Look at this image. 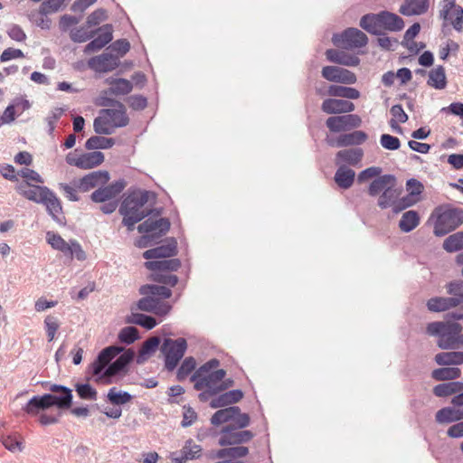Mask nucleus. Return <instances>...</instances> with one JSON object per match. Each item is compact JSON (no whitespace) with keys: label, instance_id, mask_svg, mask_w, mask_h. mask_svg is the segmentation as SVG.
Returning <instances> with one entry per match:
<instances>
[{"label":"nucleus","instance_id":"1","mask_svg":"<svg viewBox=\"0 0 463 463\" xmlns=\"http://www.w3.org/2000/svg\"><path fill=\"white\" fill-rule=\"evenodd\" d=\"M462 326L457 322L435 321L429 323L428 335L437 336V345L443 350H455L463 346Z\"/></svg>","mask_w":463,"mask_h":463},{"label":"nucleus","instance_id":"2","mask_svg":"<svg viewBox=\"0 0 463 463\" xmlns=\"http://www.w3.org/2000/svg\"><path fill=\"white\" fill-rule=\"evenodd\" d=\"M359 25L371 34L383 35V31H402L404 27V21L394 13L381 11L377 14L369 13L363 15Z\"/></svg>","mask_w":463,"mask_h":463},{"label":"nucleus","instance_id":"3","mask_svg":"<svg viewBox=\"0 0 463 463\" xmlns=\"http://www.w3.org/2000/svg\"><path fill=\"white\" fill-rule=\"evenodd\" d=\"M435 216L433 233L437 237H443L455 231L463 223V209L449 206L437 207L432 217Z\"/></svg>","mask_w":463,"mask_h":463},{"label":"nucleus","instance_id":"4","mask_svg":"<svg viewBox=\"0 0 463 463\" xmlns=\"http://www.w3.org/2000/svg\"><path fill=\"white\" fill-rule=\"evenodd\" d=\"M187 349L184 338H165L161 345V352L165 356V367L167 371H174L184 357Z\"/></svg>","mask_w":463,"mask_h":463},{"label":"nucleus","instance_id":"5","mask_svg":"<svg viewBox=\"0 0 463 463\" xmlns=\"http://www.w3.org/2000/svg\"><path fill=\"white\" fill-rule=\"evenodd\" d=\"M332 43L338 48L354 50L365 46L368 43V37L361 30L349 27L340 33H334Z\"/></svg>","mask_w":463,"mask_h":463},{"label":"nucleus","instance_id":"6","mask_svg":"<svg viewBox=\"0 0 463 463\" xmlns=\"http://www.w3.org/2000/svg\"><path fill=\"white\" fill-rule=\"evenodd\" d=\"M101 105L105 107H111L109 109H100V114H105L109 117L111 122L110 124L113 126V132L116 128L126 127L128 124L129 118L127 115L126 108L123 103L112 99H106Z\"/></svg>","mask_w":463,"mask_h":463},{"label":"nucleus","instance_id":"7","mask_svg":"<svg viewBox=\"0 0 463 463\" xmlns=\"http://www.w3.org/2000/svg\"><path fill=\"white\" fill-rule=\"evenodd\" d=\"M149 192L145 190H134L129 192L119 206L120 214L146 213L141 208L148 202Z\"/></svg>","mask_w":463,"mask_h":463},{"label":"nucleus","instance_id":"8","mask_svg":"<svg viewBox=\"0 0 463 463\" xmlns=\"http://www.w3.org/2000/svg\"><path fill=\"white\" fill-rule=\"evenodd\" d=\"M254 436L250 430L224 426L221 430L218 443L222 447L243 445L250 442Z\"/></svg>","mask_w":463,"mask_h":463},{"label":"nucleus","instance_id":"9","mask_svg":"<svg viewBox=\"0 0 463 463\" xmlns=\"http://www.w3.org/2000/svg\"><path fill=\"white\" fill-rule=\"evenodd\" d=\"M170 225L167 218L147 219L137 226V231L146 234L142 237V241H150L165 235L169 231Z\"/></svg>","mask_w":463,"mask_h":463},{"label":"nucleus","instance_id":"10","mask_svg":"<svg viewBox=\"0 0 463 463\" xmlns=\"http://www.w3.org/2000/svg\"><path fill=\"white\" fill-rule=\"evenodd\" d=\"M120 352H122V348L115 345L108 346L100 351L98 357L92 364V373L94 375L99 377V380L110 378V376L105 375L104 372L110 364L111 360L114 359Z\"/></svg>","mask_w":463,"mask_h":463},{"label":"nucleus","instance_id":"11","mask_svg":"<svg viewBox=\"0 0 463 463\" xmlns=\"http://www.w3.org/2000/svg\"><path fill=\"white\" fill-rule=\"evenodd\" d=\"M136 304V308L147 312L153 313L156 316L164 317L167 315L172 309V306L167 302L162 301L158 298H155L149 295H143Z\"/></svg>","mask_w":463,"mask_h":463},{"label":"nucleus","instance_id":"12","mask_svg":"<svg viewBox=\"0 0 463 463\" xmlns=\"http://www.w3.org/2000/svg\"><path fill=\"white\" fill-rule=\"evenodd\" d=\"M362 119L358 115L347 114L329 117L326 125L331 132H342L360 127Z\"/></svg>","mask_w":463,"mask_h":463},{"label":"nucleus","instance_id":"13","mask_svg":"<svg viewBox=\"0 0 463 463\" xmlns=\"http://www.w3.org/2000/svg\"><path fill=\"white\" fill-rule=\"evenodd\" d=\"M321 75L328 81L342 84H354L356 82V75L351 71L338 66H325Z\"/></svg>","mask_w":463,"mask_h":463},{"label":"nucleus","instance_id":"14","mask_svg":"<svg viewBox=\"0 0 463 463\" xmlns=\"http://www.w3.org/2000/svg\"><path fill=\"white\" fill-rule=\"evenodd\" d=\"M177 254V241L174 237L166 238L163 244L146 250L143 257L146 260H163Z\"/></svg>","mask_w":463,"mask_h":463},{"label":"nucleus","instance_id":"15","mask_svg":"<svg viewBox=\"0 0 463 463\" xmlns=\"http://www.w3.org/2000/svg\"><path fill=\"white\" fill-rule=\"evenodd\" d=\"M52 399L59 411L68 410L72 405V390L61 384H51L49 387Z\"/></svg>","mask_w":463,"mask_h":463},{"label":"nucleus","instance_id":"16","mask_svg":"<svg viewBox=\"0 0 463 463\" xmlns=\"http://www.w3.org/2000/svg\"><path fill=\"white\" fill-rule=\"evenodd\" d=\"M89 67L98 72H109L119 65L118 56L111 52H103L100 55L90 58L88 61Z\"/></svg>","mask_w":463,"mask_h":463},{"label":"nucleus","instance_id":"17","mask_svg":"<svg viewBox=\"0 0 463 463\" xmlns=\"http://www.w3.org/2000/svg\"><path fill=\"white\" fill-rule=\"evenodd\" d=\"M445 5L440 11L443 20H449L456 31H461L463 24V8L456 5L455 0H444Z\"/></svg>","mask_w":463,"mask_h":463},{"label":"nucleus","instance_id":"18","mask_svg":"<svg viewBox=\"0 0 463 463\" xmlns=\"http://www.w3.org/2000/svg\"><path fill=\"white\" fill-rule=\"evenodd\" d=\"M126 182L124 180L116 181L107 186L100 187L94 191L90 197L95 203H105L115 198L125 188Z\"/></svg>","mask_w":463,"mask_h":463},{"label":"nucleus","instance_id":"19","mask_svg":"<svg viewBox=\"0 0 463 463\" xmlns=\"http://www.w3.org/2000/svg\"><path fill=\"white\" fill-rule=\"evenodd\" d=\"M97 32L100 33L91 40L84 48L85 53H90L101 50L105 45L110 43L113 39V28L109 24H104L99 27Z\"/></svg>","mask_w":463,"mask_h":463},{"label":"nucleus","instance_id":"20","mask_svg":"<svg viewBox=\"0 0 463 463\" xmlns=\"http://www.w3.org/2000/svg\"><path fill=\"white\" fill-rule=\"evenodd\" d=\"M225 375V370L218 369L210 373H203L201 377L192 382L194 383V387L196 391H203L204 388L216 389Z\"/></svg>","mask_w":463,"mask_h":463},{"label":"nucleus","instance_id":"21","mask_svg":"<svg viewBox=\"0 0 463 463\" xmlns=\"http://www.w3.org/2000/svg\"><path fill=\"white\" fill-rule=\"evenodd\" d=\"M367 138L368 136L364 131L354 130L351 133L340 135L335 140H328V144L336 147L358 146L364 143Z\"/></svg>","mask_w":463,"mask_h":463},{"label":"nucleus","instance_id":"22","mask_svg":"<svg viewBox=\"0 0 463 463\" xmlns=\"http://www.w3.org/2000/svg\"><path fill=\"white\" fill-rule=\"evenodd\" d=\"M109 180V174L105 170H98L84 175L79 184V189L87 192L98 185H103Z\"/></svg>","mask_w":463,"mask_h":463},{"label":"nucleus","instance_id":"23","mask_svg":"<svg viewBox=\"0 0 463 463\" xmlns=\"http://www.w3.org/2000/svg\"><path fill=\"white\" fill-rule=\"evenodd\" d=\"M55 406L52 394L45 393L43 395H36L31 398L23 410L31 415H36L40 411H46L51 407Z\"/></svg>","mask_w":463,"mask_h":463},{"label":"nucleus","instance_id":"24","mask_svg":"<svg viewBox=\"0 0 463 463\" xmlns=\"http://www.w3.org/2000/svg\"><path fill=\"white\" fill-rule=\"evenodd\" d=\"M354 108L353 102L337 99H326L321 105V110L330 115L350 113L354 110Z\"/></svg>","mask_w":463,"mask_h":463},{"label":"nucleus","instance_id":"25","mask_svg":"<svg viewBox=\"0 0 463 463\" xmlns=\"http://www.w3.org/2000/svg\"><path fill=\"white\" fill-rule=\"evenodd\" d=\"M429 8L430 0H404L399 13L404 16H416L426 14Z\"/></svg>","mask_w":463,"mask_h":463},{"label":"nucleus","instance_id":"26","mask_svg":"<svg viewBox=\"0 0 463 463\" xmlns=\"http://www.w3.org/2000/svg\"><path fill=\"white\" fill-rule=\"evenodd\" d=\"M326 56L330 62L344 66L354 67L360 63L358 56L350 54L343 50L328 49L326 52Z\"/></svg>","mask_w":463,"mask_h":463},{"label":"nucleus","instance_id":"27","mask_svg":"<svg viewBox=\"0 0 463 463\" xmlns=\"http://www.w3.org/2000/svg\"><path fill=\"white\" fill-rule=\"evenodd\" d=\"M46 194L44 197L41 199L42 203L46 207L47 213L52 216V220L58 223H62L61 220L59 218L58 214L62 213V207L60 199L56 196V194L49 188L48 190H43Z\"/></svg>","mask_w":463,"mask_h":463},{"label":"nucleus","instance_id":"28","mask_svg":"<svg viewBox=\"0 0 463 463\" xmlns=\"http://www.w3.org/2000/svg\"><path fill=\"white\" fill-rule=\"evenodd\" d=\"M47 186L31 184L29 182L20 184L16 190L17 192L29 201L36 203H42L41 199L45 196L43 190H48Z\"/></svg>","mask_w":463,"mask_h":463},{"label":"nucleus","instance_id":"29","mask_svg":"<svg viewBox=\"0 0 463 463\" xmlns=\"http://www.w3.org/2000/svg\"><path fill=\"white\" fill-rule=\"evenodd\" d=\"M135 357L134 351L128 349L121 354L113 363H111L104 372L107 376L113 377L121 372H124L128 365L133 361Z\"/></svg>","mask_w":463,"mask_h":463},{"label":"nucleus","instance_id":"30","mask_svg":"<svg viewBox=\"0 0 463 463\" xmlns=\"http://www.w3.org/2000/svg\"><path fill=\"white\" fill-rule=\"evenodd\" d=\"M243 398L242 391L239 389L228 391L214 397L210 402V407L213 409L230 406L240 402Z\"/></svg>","mask_w":463,"mask_h":463},{"label":"nucleus","instance_id":"31","mask_svg":"<svg viewBox=\"0 0 463 463\" xmlns=\"http://www.w3.org/2000/svg\"><path fill=\"white\" fill-rule=\"evenodd\" d=\"M145 267L152 273L176 271L181 267V261L179 259L154 260L145 262Z\"/></svg>","mask_w":463,"mask_h":463},{"label":"nucleus","instance_id":"32","mask_svg":"<svg viewBox=\"0 0 463 463\" xmlns=\"http://www.w3.org/2000/svg\"><path fill=\"white\" fill-rule=\"evenodd\" d=\"M202 448L200 445H197L194 442L193 439H188L185 441L184 446L179 452L174 453L175 456L173 458L175 463H184L186 460L198 458L201 456Z\"/></svg>","mask_w":463,"mask_h":463},{"label":"nucleus","instance_id":"33","mask_svg":"<svg viewBox=\"0 0 463 463\" xmlns=\"http://www.w3.org/2000/svg\"><path fill=\"white\" fill-rule=\"evenodd\" d=\"M390 186H396V177L390 174L379 175L370 184L368 194L371 196H376Z\"/></svg>","mask_w":463,"mask_h":463},{"label":"nucleus","instance_id":"34","mask_svg":"<svg viewBox=\"0 0 463 463\" xmlns=\"http://www.w3.org/2000/svg\"><path fill=\"white\" fill-rule=\"evenodd\" d=\"M363 156L364 150L361 147L343 149L336 153L335 163L338 165L343 162L354 166L362 161Z\"/></svg>","mask_w":463,"mask_h":463},{"label":"nucleus","instance_id":"35","mask_svg":"<svg viewBox=\"0 0 463 463\" xmlns=\"http://www.w3.org/2000/svg\"><path fill=\"white\" fill-rule=\"evenodd\" d=\"M105 156L102 152L92 151L80 155L78 157L77 167L80 169H90L101 165Z\"/></svg>","mask_w":463,"mask_h":463},{"label":"nucleus","instance_id":"36","mask_svg":"<svg viewBox=\"0 0 463 463\" xmlns=\"http://www.w3.org/2000/svg\"><path fill=\"white\" fill-rule=\"evenodd\" d=\"M355 178V172L346 165H340L334 176L335 184L342 189L350 188Z\"/></svg>","mask_w":463,"mask_h":463},{"label":"nucleus","instance_id":"37","mask_svg":"<svg viewBox=\"0 0 463 463\" xmlns=\"http://www.w3.org/2000/svg\"><path fill=\"white\" fill-rule=\"evenodd\" d=\"M445 407L436 413V421L439 423H451L463 420V408Z\"/></svg>","mask_w":463,"mask_h":463},{"label":"nucleus","instance_id":"38","mask_svg":"<svg viewBox=\"0 0 463 463\" xmlns=\"http://www.w3.org/2000/svg\"><path fill=\"white\" fill-rule=\"evenodd\" d=\"M249 454V449L243 445H232L230 447L219 449L215 457L217 458H229L231 460H236L246 457Z\"/></svg>","mask_w":463,"mask_h":463},{"label":"nucleus","instance_id":"39","mask_svg":"<svg viewBox=\"0 0 463 463\" xmlns=\"http://www.w3.org/2000/svg\"><path fill=\"white\" fill-rule=\"evenodd\" d=\"M434 361L437 364L442 366L460 365L463 364V352H442L435 355Z\"/></svg>","mask_w":463,"mask_h":463},{"label":"nucleus","instance_id":"40","mask_svg":"<svg viewBox=\"0 0 463 463\" xmlns=\"http://www.w3.org/2000/svg\"><path fill=\"white\" fill-rule=\"evenodd\" d=\"M139 294L153 296L164 301L172 297V290L163 285L146 284L139 288Z\"/></svg>","mask_w":463,"mask_h":463},{"label":"nucleus","instance_id":"41","mask_svg":"<svg viewBox=\"0 0 463 463\" xmlns=\"http://www.w3.org/2000/svg\"><path fill=\"white\" fill-rule=\"evenodd\" d=\"M463 391V383L451 381L449 383H439L433 388V394L437 397H448L452 394H458Z\"/></svg>","mask_w":463,"mask_h":463},{"label":"nucleus","instance_id":"42","mask_svg":"<svg viewBox=\"0 0 463 463\" xmlns=\"http://www.w3.org/2000/svg\"><path fill=\"white\" fill-rule=\"evenodd\" d=\"M160 342L161 340L158 336H153L146 339L139 349L137 363L138 364L145 363L146 359L156 351Z\"/></svg>","mask_w":463,"mask_h":463},{"label":"nucleus","instance_id":"43","mask_svg":"<svg viewBox=\"0 0 463 463\" xmlns=\"http://www.w3.org/2000/svg\"><path fill=\"white\" fill-rule=\"evenodd\" d=\"M427 84L436 90H443L447 86L445 69L442 65L430 70L428 73Z\"/></svg>","mask_w":463,"mask_h":463},{"label":"nucleus","instance_id":"44","mask_svg":"<svg viewBox=\"0 0 463 463\" xmlns=\"http://www.w3.org/2000/svg\"><path fill=\"white\" fill-rule=\"evenodd\" d=\"M326 94L331 97L349 99H357L360 97V91L358 90L341 85H330L326 90Z\"/></svg>","mask_w":463,"mask_h":463},{"label":"nucleus","instance_id":"45","mask_svg":"<svg viewBox=\"0 0 463 463\" xmlns=\"http://www.w3.org/2000/svg\"><path fill=\"white\" fill-rule=\"evenodd\" d=\"M237 413H239L238 406H229L224 409L218 410L212 416L211 423L215 426L222 423H231Z\"/></svg>","mask_w":463,"mask_h":463},{"label":"nucleus","instance_id":"46","mask_svg":"<svg viewBox=\"0 0 463 463\" xmlns=\"http://www.w3.org/2000/svg\"><path fill=\"white\" fill-rule=\"evenodd\" d=\"M461 375V370L458 367H441L431 372V377L438 382L454 381Z\"/></svg>","mask_w":463,"mask_h":463},{"label":"nucleus","instance_id":"47","mask_svg":"<svg viewBox=\"0 0 463 463\" xmlns=\"http://www.w3.org/2000/svg\"><path fill=\"white\" fill-rule=\"evenodd\" d=\"M134 310V307H131ZM127 322L129 324L138 325L147 330L153 329L157 322L155 317L137 312H131V315L127 317Z\"/></svg>","mask_w":463,"mask_h":463},{"label":"nucleus","instance_id":"48","mask_svg":"<svg viewBox=\"0 0 463 463\" xmlns=\"http://www.w3.org/2000/svg\"><path fill=\"white\" fill-rule=\"evenodd\" d=\"M420 223V215L417 211L410 210L405 212L400 222L399 228L403 232H410L414 230Z\"/></svg>","mask_w":463,"mask_h":463},{"label":"nucleus","instance_id":"49","mask_svg":"<svg viewBox=\"0 0 463 463\" xmlns=\"http://www.w3.org/2000/svg\"><path fill=\"white\" fill-rule=\"evenodd\" d=\"M442 247L449 253H453L463 250V231L448 236L444 240Z\"/></svg>","mask_w":463,"mask_h":463},{"label":"nucleus","instance_id":"50","mask_svg":"<svg viewBox=\"0 0 463 463\" xmlns=\"http://www.w3.org/2000/svg\"><path fill=\"white\" fill-rule=\"evenodd\" d=\"M115 145V139L112 137H105L100 136H92L87 139L85 147L88 150L108 149Z\"/></svg>","mask_w":463,"mask_h":463},{"label":"nucleus","instance_id":"51","mask_svg":"<svg viewBox=\"0 0 463 463\" xmlns=\"http://www.w3.org/2000/svg\"><path fill=\"white\" fill-rule=\"evenodd\" d=\"M109 117L105 114H100L93 121V128L98 135H111L113 134V126L110 124Z\"/></svg>","mask_w":463,"mask_h":463},{"label":"nucleus","instance_id":"52","mask_svg":"<svg viewBox=\"0 0 463 463\" xmlns=\"http://www.w3.org/2000/svg\"><path fill=\"white\" fill-rule=\"evenodd\" d=\"M107 398L113 405H124L129 402L133 396L128 392L118 391L116 387H112L109 390Z\"/></svg>","mask_w":463,"mask_h":463},{"label":"nucleus","instance_id":"53","mask_svg":"<svg viewBox=\"0 0 463 463\" xmlns=\"http://www.w3.org/2000/svg\"><path fill=\"white\" fill-rule=\"evenodd\" d=\"M398 196L399 192L395 186H390V188L385 189V191L379 196L377 204L382 209H387L394 204Z\"/></svg>","mask_w":463,"mask_h":463},{"label":"nucleus","instance_id":"54","mask_svg":"<svg viewBox=\"0 0 463 463\" xmlns=\"http://www.w3.org/2000/svg\"><path fill=\"white\" fill-rule=\"evenodd\" d=\"M47 242L57 250H60L63 254L71 253L69 249V242H66L60 234L53 232H46Z\"/></svg>","mask_w":463,"mask_h":463},{"label":"nucleus","instance_id":"55","mask_svg":"<svg viewBox=\"0 0 463 463\" xmlns=\"http://www.w3.org/2000/svg\"><path fill=\"white\" fill-rule=\"evenodd\" d=\"M133 89L132 83L126 79H116L110 82L109 92L115 95L128 94Z\"/></svg>","mask_w":463,"mask_h":463},{"label":"nucleus","instance_id":"56","mask_svg":"<svg viewBox=\"0 0 463 463\" xmlns=\"http://www.w3.org/2000/svg\"><path fill=\"white\" fill-rule=\"evenodd\" d=\"M75 391L79 397L83 400L96 401L98 398V392L90 383H77L75 385Z\"/></svg>","mask_w":463,"mask_h":463},{"label":"nucleus","instance_id":"57","mask_svg":"<svg viewBox=\"0 0 463 463\" xmlns=\"http://www.w3.org/2000/svg\"><path fill=\"white\" fill-rule=\"evenodd\" d=\"M196 366L195 359L192 356L186 357L177 370L176 378L178 381H184Z\"/></svg>","mask_w":463,"mask_h":463},{"label":"nucleus","instance_id":"58","mask_svg":"<svg viewBox=\"0 0 463 463\" xmlns=\"http://www.w3.org/2000/svg\"><path fill=\"white\" fill-rule=\"evenodd\" d=\"M65 0H45L39 7V14L42 15H48L60 11Z\"/></svg>","mask_w":463,"mask_h":463},{"label":"nucleus","instance_id":"59","mask_svg":"<svg viewBox=\"0 0 463 463\" xmlns=\"http://www.w3.org/2000/svg\"><path fill=\"white\" fill-rule=\"evenodd\" d=\"M139 338L138 329L135 326L123 327L119 334L118 339L121 343L130 345Z\"/></svg>","mask_w":463,"mask_h":463},{"label":"nucleus","instance_id":"60","mask_svg":"<svg viewBox=\"0 0 463 463\" xmlns=\"http://www.w3.org/2000/svg\"><path fill=\"white\" fill-rule=\"evenodd\" d=\"M150 279L163 286L175 287L178 283V277L176 275H168L161 272L151 273Z\"/></svg>","mask_w":463,"mask_h":463},{"label":"nucleus","instance_id":"61","mask_svg":"<svg viewBox=\"0 0 463 463\" xmlns=\"http://www.w3.org/2000/svg\"><path fill=\"white\" fill-rule=\"evenodd\" d=\"M220 364V361L216 358H213L203 365H201L191 376L190 381H195L198 377H201L203 373H210L213 369L218 367Z\"/></svg>","mask_w":463,"mask_h":463},{"label":"nucleus","instance_id":"62","mask_svg":"<svg viewBox=\"0 0 463 463\" xmlns=\"http://www.w3.org/2000/svg\"><path fill=\"white\" fill-rule=\"evenodd\" d=\"M151 213L152 212H146V213L121 214L123 216L122 223L127 226L128 231H132L136 223L139 222Z\"/></svg>","mask_w":463,"mask_h":463},{"label":"nucleus","instance_id":"63","mask_svg":"<svg viewBox=\"0 0 463 463\" xmlns=\"http://www.w3.org/2000/svg\"><path fill=\"white\" fill-rule=\"evenodd\" d=\"M380 144L387 150H397L401 146L400 139L390 134H383L380 137Z\"/></svg>","mask_w":463,"mask_h":463},{"label":"nucleus","instance_id":"64","mask_svg":"<svg viewBox=\"0 0 463 463\" xmlns=\"http://www.w3.org/2000/svg\"><path fill=\"white\" fill-rule=\"evenodd\" d=\"M97 31L87 32L84 28H78L71 33V39L74 43H85L94 37Z\"/></svg>","mask_w":463,"mask_h":463}]
</instances>
